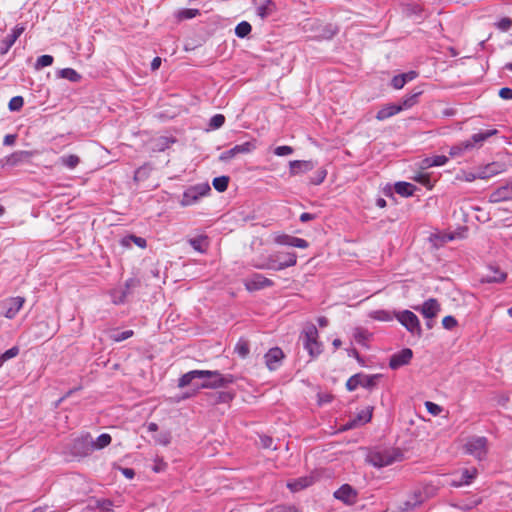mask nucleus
<instances>
[{
    "label": "nucleus",
    "mask_w": 512,
    "mask_h": 512,
    "mask_svg": "<svg viewBox=\"0 0 512 512\" xmlns=\"http://www.w3.org/2000/svg\"><path fill=\"white\" fill-rule=\"evenodd\" d=\"M476 475H477V469L476 468L464 469L461 472L460 480L459 481H453L451 483V485L454 486V487H460L462 485H468V484H470L472 482V480L476 477Z\"/></svg>",
    "instance_id": "nucleus-27"
},
{
    "label": "nucleus",
    "mask_w": 512,
    "mask_h": 512,
    "mask_svg": "<svg viewBox=\"0 0 512 512\" xmlns=\"http://www.w3.org/2000/svg\"><path fill=\"white\" fill-rule=\"evenodd\" d=\"M316 163L311 160H293L289 162L290 176L307 173L314 169Z\"/></svg>",
    "instance_id": "nucleus-15"
},
{
    "label": "nucleus",
    "mask_w": 512,
    "mask_h": 512,
    "mask_svg": "<svg viewBox=\"0 0 512 512\" xmlns=\"http://www.w3.org/2000/svg\"><path fill=\"white\" fill-rule=\"evenodd\" d=\"M293 151L294 150H293V148L291 146L283 145V146H278L274 150V153L277 156H287V155H291L293 153Z\"/></svg>",
    "instance_id": "nucleus-50"
},
{
    "label": "nucleus",
    "mask_w": 512,
    "mask_h": 512,
    "mask_svg": "<svg viewBox=\"0 0 512 512\" xmlns=\"http://www.w3.org/2000/svg\"><path fill=\"white\" fill-rule=\"evenodd\" d=\"M421 94V92L415 93L411 96L405 97L400 104H398V107H401V111L405 109H409L412 106H414L417 103V97Z\"/></svg>",
    "instance_id": "nucleus-41"
},
{
    "label": "nucleus",
    "mask_w": 512,
    "mask_h": 512,
    "mask_svg": "<svg viewBox=\"0 0 512 512\" xmlns=\"http://www.w3.org/2000/svg\"><path fill=\"white\" fill-rule=\"evenodd\" d=\"M417 182L431 188V185H430V177L428 174H419L418 176H416L414 178Z\"/></svg>",
    "instance_id": "nucleus-57"
},
{
    "label": "nucleus",
    "mask_w": 512,
    "mask_h": 512,
    "mask_svg": "<svg viewBox=\"0 0 512 512\" xmlns=\"http://www.w3.org/2000/svg\"><path fill=\"white\" fill-rule=\"evenodd\" d=\"M234 395L232 393H229V392H220L218 394V400L217 402H224V403H227V402H230L232 399H233Z\"/></svg>",
    "instance_id": "nucleus-58"
},
{
    "label": "nucleus",
    "mask_w": 512,
    "mask_h": 512,
    "mask_svg": "<svg viewBox=\"0 0 512 512\" xmlns=\"http://www.w3.org/2000/svg\"><path fill=\"white\" fill-rule=\"evenodd\" d=\"M251 30H252L251 24L247 21H242L239 24H237V26L235 28V34L239 38H244L251 33Z\"/></svg>",
    "instance_id": "nucleus-37"
},
{
    "label": "nucleus",
    "mask_w": 512,
    "mask_h": 512,
    "mask_svg": "<svg viewBox=\"0 0 512 512\" xmlns=\"http://www.w3.org/2000/svg\"><path fill=\"white\" fill-rule=\"evenodd\" d=\"M297 256L295 253H284L271 256L266 264L259 265V269L283 270L296 265Z\"/></svg>",
    "instance_id": "nucleus-6"
},
{
    "label": "nucleus",
    "mask_w": 512,
    "mask_h": 512,
    "mask_svg": "<svg viewBox=\"0 0 512 512\" xmlns=\"http://www.w3.org/2000/svg\"><path fill=\"white\" fill-rule=\"evenodd\" d=\"M19 354V348L17 346H13L12 348L6 350L4 353H2L0 355V368L3 366V364L12 359V358H15L16 356H18Z\"/></svg>",
    "instance_id": "nucleus-40"
},
{
    "label": "nucleus",
    "mask_w": 512,
    "mask_h": 512,
    "mask_svg": "<svg viewBox=\"0 0 512 512\" xmlns=\"http://www.w3.org/2000/svg\"><path fill=\"white\" fill-rule=\"evenodd\" d=\"M61 78L67 79L71 82H79L82 76L73 68H64L59 71Z\"/></svg>",
    "instance_id": "nucleus-35"
},
{
    "label": "nucleus",
    "mask_w": 512,
    "mask_h": 512,
    "mask_svg": "<svg viewBox=\"0 0 512 512\" xmlns=\"http://www.w3.org/2000/svg\"><path fill=\"white\" fill-rule=\"evenodd\" d=\"M511 200H512V183L503 185V186L495 189L489 195L490 203H500V202L511 201Z\"/></svg>",
    "instance_id": "nucleus-18"
},
{
    "label": "nucleus",
    "mask_w": 512,
    "mask_h": 512,
    "mask_svg": "<svg viewBox=\"0 0 512 512\" xmlns=\"http://www.w3.org/2000/svg\"><path fill=\"white\" fill-rule=\"evenodd\" d=\"M373 413V407H368L365 410H362L358 413L357 417L349 424H347V428H352L357 425H363L371 421Z\"/></svg>",
    "instance_id": "nucleus-25"
},
{
    "label": "nucleus",
    "mask_w": 512,
    "mask_h": 512,
    "mask_svg": "<svg viewBox=\"0 0 512 512\" xmlns=\"http://www.w3.org/2000/svg\"><path fill=\"white\" fill-rule=\"evenodd\" d=\"M413 357V352L409 348L402 349L400 352L391 356L389 360V367L391 369H398L401 366L408 364Z\"/></svg>",
    "instance_id": "nucleus-17"
},
{
    "label": "nucleus",
    "mask_w": 512,
    "mask_h": 512,
    "mask_svg": "<svg viewBox=\"0 0 512 512\" xmlns=\"http://www.w3.org/2000/svg\"><path fill=\"white\" fill-rule=\"evenodd\" d=\"M211 191L208 184H199L188 188L182 196L180 201L181 206H191L199 201L203 196H206Z\"/></svg>",
    "instance_id": "nucleus-9"
},
{
    "label": "nucleus",
    "mask_w": 512,
    "mask_h": 512,
    "mask_svg": "<svg viewBox=\"0 0 512 512\" xmlns=\"http://www.w3.org/2000/svg\"><path fill=\"white\" fill-rule=\"evenodd\" d=\"M129 239H132V243H134L136 246H138L141 249H144L147 246L146 240L142 237H138L135 235H129Z\"/></svg>",
    "instance_id": "nucleus-55"
},
{
    "label": "nucleus",
    "mask_w": 512,
    "mask_h": 512,
    "mask_svg": "<svg viewBox=\"0 0 512 512\" xmlns=\"http://www.w3.org/2000/svg\"><path fill=\"white\" fill-rule=\"evenodd\" d=\"M391 84H392L393 88L399 90V89H402L406 83H405V79L403 78V76H401V74H399L392 78Z\"/></svg>",
    "instance_id": "nucleus-53"
},
{
    "label": "nucleus",
    "mask_w": 512,
    "mask_h": 512,
    "mask_svg": "<svg viewBox=\"0 0 512 512\" xmlns=\"http://www.w3.org/2000/svg\"><path fill=\"white\" fill-rule=\"evenodd\" d=\"M225 122V117L224 115L222 114H215L211 120H210V123H209V126L212 128V129H218L220 127L223 126Z\"/></svg>",
    "instance_id": "nucleus-46"
},
{
    "label": "nucleus",
    "mask_w": 512,
    "mask_h": 512,
    "mask_svg": "<svg viewBox=\"0 0 512 512\" xmlns=\"http://www.w3.org/2000/svg\"><path fill=\"white\" fill-rule=\"evenodd\" d=\"M260 445L265 449H276V447L273 446V439L267 435L260 436Z\"/></svg>",
    "instance_id": "nucleus-51"
},
{
    "label": "nucleus",
    "mask_w": 512,
    "mask_h": 512,
    "mask_svg": "<svg viewBox=\"0 0 512 512\" xmlns=\"http://www.w3.org/2000/svg\"><path fill=\"white\" fill-rule=\"evenodd\" d=\"M354 338H355L356 342H358L359 344H364L365 341L367 340V335L364 331L358 330L354 334Z\"/></svg>",
    "instance_id": "nucleus-61"
},
{
    "label": "nucleus",
    "mask_w": 512,
    "mask_h": 512,
    "mask_svg": "<svg viewBox=\"0 0 512 512\" xmlns=\"http://www.w3.org/2000/svg\"><path fill=\"white\" fill-rule=\"evenodd\" d=\"M507 278V274L499 269L493 270V275L486 276V282L489 283H501L504 282Z\"/></svg>",
    "instance_id": "nucleus-38"
},
{
    "label": "nucleus",
    "mask_w": 512,
    "mask_h": 512,
    "mask_svg": "<svg viewBox=\"0 0 512 512\" xmlns=\"http://www.w3.org/2000/svg\"><path fill=\"white\" fill-rule=\"evenodd\" d=\"M380 378V375H365L362 373H357L351 376L346 382V388L348 391H354L359 386L372 389L376 386L377 380Z\"/></svg>",
    "instance_id": "nucleus-8"
},
{
    "label": "nucleus",
    "mask_w": 512,
    "mask_h": 512,
    "mask_svg": "<svg viewBox=\"0 0 512 512\" xmlns=\"http://www.w3.org/2000/svg\"><path fill=\"white\" fill-rule=\"evenodd\" d=\"M94 452L92 436L86 432L76 437L71 446V453L79 458L87 457Z\"/></svg>",
    "instance_id": "nucleus-7"
},
{
    "label": "nucleus",
    "mask_w": 512,
    "mask_h": 512,
    "mask_svg": "<svg viewBox=\"0 0 512 512\" xmlns=\"http://www.w3.org/2000/svg\"><path fill=\"white\" fill-rule=\"evenodd\" d=\"M497 133V129H489L475 133L471 136V139L452 146L449 150V155L450 157H457L462 155L465 151L472 150L475 147H481L488 138L496 135Z\"/></svg>",
    "instance_id": "nucleus-1"
},
{
    "label": "nucleus",
    "mask_w": 512,
    "mask_h": 512,
    "mask_svg": "<svg viewBox=\"0 0 512 512\" xmlns=\"http://www.w3.org/2000/svg\"><path fill=\"white\" fill-rule=\"evenodd\" d=\"M133 335H134L133 330H126V331H123L121 333H113V334L110 335V338L114 342H121V341H124V340L132 337Z\"/></svg>",
    "instance_id": "nucleus-44"
},
{
    "label": "nucleus",
    "mask_w": 512,
    "mask_h": 512,
    "mask_svg": "<svg viewBox=\"0 0 512 512\" xmlns=\"http://www.w3.org/2000/svg\"><path fill=\"white\" fill-rule=\"evenodd\" d=\"M507 170V165L504 162L494 161L478 168L479 179H489Z\"/></svg>",
    "instance_id": "nucleus-14"
},
{
    "label": "nucleus",
    "mask_w": 512,
    "mask_h": 512,
    "mask_svg": "<svg viewBox=\"0 0 512 512\" xmlns=\"http://www.w3.org/2000/svg\"><path fill=\"white\" fill-rule=\"evenodd\" d=\"M25 27L23 25H16L10 34H8L3 39V44L5 45L4 53H6L16 42V40L21 36V34L24 32Z\"/></svg>",
    "instance_id": "nucleus-24"
},
{
    "label": "nucleus",
    "mask_w": 512,
    "mask_h": 512,
    "mask_svg": "<svg viewBox=\"0 0 512 512\" xmlns=\"http://www.w3.org/2000/svg\"><path fill=\"white\" fill-rule=\"evenodd\" d=\"M189 244L198 252H205L208 246L207 236H198L195 238L189 239Z\"/></svg>",
    "instance_id": "nucleus-33"
},
{
    "label": "nucleus",
    "mask_w": 512,
    "mask_h": 512,
    "mask_svg": "<svg viewBox=\"0 0 512 512\" xmlns=\"http://www.w3.org/2000/svg\"><path fill=\"white\" fill-rule=\"evenodd\" d=\"M275 243L279 245L292 246L300 249H306L309 244L303 238L290 236L287 234H280L275 237Z\"/></svg>",
    "instance_id": "nucleus-20"
},
{
    "label": "nucleus",
    "mask_w": 512,
    "mask_h": 512,
    "mask_svg": "<svg viewBox=\"0 0 512 512\" xmlns=\"http://www.w3.org/2000/svg\"><path fill=\"white\" fill-rule=\"evenodd\" d=\"M25 303V298L21 296L11 297L5 301V317L13 319L17 313L21 310Z\"/></svg>",
    "instance_id": "nucleus-19"
},
{
    "label": "nucleus",
    "mask_w": 512,
    "mask_h": 512,
    "mask_svg": "<svg viewBox=\"0 0 512 512\" xmlns=\"http://www.w3.org/2000/svg\"><path fill=\"white\" fill-rule=\"evenodd\" d=\"M112 507V502L110 500L104 499L101 501H98L97 508L104 510V511H110Z\"/></svg>",
    "instance_id": "nucleus-60"
},
{
    "label": "nucleus",
    "mask_w": 512,
    "mask_h": 512,
    "mask_svg": "<svg viewBox=\"0 0 512 512\" xmlns=\"http://www.w3.org/2000/svg\"><path fill=\"white\" fill-rule=\"evenodd\" d=\"M132 282H133L132 280L127 281L126 282V290L120 291L119 295H117L116 292L113 294V303L114 304L124 303V301H125V299L127 297V294H128V289L130 287V283H132Z\"/></svg>",
    "instance_id": "nucleus-43"
},
{
    "label": "nucleus",
    "mask_w": 512,
    "mask_h": 512,
    "mask_svg": "<svg viewBox=\"0 0 512 512\" xmlns=\"http://www.w3.org/2000/svg\"><path fill=\"white\" fill-rule=\"evenodd\" d=\"M53 61H54V59L51 55H42L37 59L35 68L41 69V68L50 66V65H52Z\"/></svg>",
    "instance_id": "nucleus-42"
},
{
    "label": "nucleus",
    "mask_w": 512,
    "mask_h": 512,
    "mask_svg": "<svg viewBox=\"0 0 512 512\" xmlns=\"http://www.w3.org/2000/svg\"><path fill=\"white\" fill-rule=\"evenodd\" d=\"M156 443L167 446L171 442V435L168 432L161 433L156 439Z\"/></svg>",
    "instance_id": "nucleus-54"
},
{
    "label": "nucleus",
    "mask_w": 512,
    "mask_h": 512,
    "mask_svg": "<svg viewBox=\"0 0 512 512\" xmlns=\"http://www.w3.org/2000/svg\"><path fill=\"white\" fill-rule=\"evenodd\" d=\"M313 483V478L312 477H301V478H298L294 481H290L287 483V487L292 491V492H298L300 490H303L307 487H309L311 484Z\"/></svg>",
    "instance_id": "nucleus-28"
},
{
    "label": "nucleus",
    "mask_w": 512,
    "mask_h": 512,
    "mask_svg": "<svg viewBox=\"0 0 512 512\" xmlns=\"http://www.w3.org/2000/svg\"><path fill=\"white\" fill-rule=\"evenodd\" d=\"M335 499L341 501L345 505L352 506L358 501V491L349 484L341 485L334 493Z\"/></svg>",
    "instance_id": "nucleus-10"
},
{
    "label": "nucleus",
    "mask_w": 512,
    "mask_h": 512,
    "mask_svg": "<svg viewBox=\"0 0 512 512\" xmlns=\"http://www.w3.org/2000/svg\"><path fill=\"white\" fill-rule=\"evenodd\" d=\"M277 7L274 1L265 0L262 4L257 7V14L262 19L267 18L276 11Z\"/></svg>",
    "instance_id": "nucleus-29"
},
{
    "label": "nucleus",
    "mask_w": 512,
    "mask_h": 512,
    "mask_svg": "<svg viewBox=\"0 0 512 512\" xmlns=\"http://www.w3.org/2000/svg\"><path fill=\"white\" fill-rule=\"evenodd\" d=\"M512 26V20L508 17L502 18L499 23L498 27L502 30H508Z\"/></svg>",
    "instance_id": "nucleus-59"
},
{
    "label": "nucleus",
    "mask_w": 512,
    "mask_h": 512,
    "mask_svg": "<svg viewBox=\"0 0 512 512\" xmlns=\"http://www.w3.org/2000/svg\"><path fill=\"white\" fill-rule=\"evenodd\" d=\"M229 177L228 176H220L213 179V187L218 192H224L228 188Z\"/></svg>",
    "instance_id": "nucleus-39"
},
{
    "label": "nucleus",
    "mask_w": 512,
    "mask_h": 512,
    "mask_svg": "<svg viewBox=\"0 0 512 512\" xmlns=\"http://www.w3.org/2000/svg\"><path fill=\"white\" fill-rule=\"evenodd\" d=\"M202 378H207L199 388L201 389H217L226 387L234 383L235 378L232 374H222L217 370H203Z\"/></svg>",
    "instance_id": "nucleus-4"
},
{
    "label": "nucleus",
    "mask_w": 512,
    "mask_h": 512,
    "mask_svg": "<svg viewBox=\"0 0 512 512\" xmlns=\"http://www.w3.org/2000/svg\"><path fill=\"white\" fill-rule=\"evenodd\" d=\"M399 322L407 328L411 333L420 334L421 326L416 314L409 310H404L397 315Z\"/></svg>",
    "instance_id": "nucleus-13"
},
{
    "label": "nucleus",
    "mask_w": 512,
    "mask_h": 512,
    "mask_svg": "<svg viewBox=\"0 0 512 512\" xmlns=\"http://www.w3.org/2000/svg\"><path fill=\"white\" fill-rule=\"evenodd\" d=\"M442 325L445 329L451 330L457 326V320L455 317L448 315L442 319Z\"/></svg>",
    "instance_id": "nucleus-49"
},
{
    "label": "nucleus",
    "mask_w": 512,
    "mask_h": 512,
    "mask_svg": "<svg viewBox=\"0 0 512 512\" xmlns=\"http://www.w3.org/2000/svg\"><path fill=\"white\" fill-rule=\"evenodd\" d=\"M325 177H326V172L325 171H319L317 178L312 179L311 183L314 184V185H319V184H321L324 181Z\"/></svg>",
    "instance_id": "nucleus-62"
},
{
    "label": "nucleus",
    "mask_w": 512,
    "mask_h": 512,
    "mask_svg": "<svg viewBox=\"0 0 512 512\" xmlns=\"http://www.w3.org/2000/svg\"><path fill=\"white\" fill-rule=\"evenodd\" d=\"M303 346L312 358L318 357L322 353L323 345L319 341V333L315 325H307L302 334Z\"/></svg>",
    "instance_id": "nucleus-3"
},
{
    "label": "nucleus",
    "mask_w": 512,
    "mask_h": 512,
    "mask_svg": "<svg viewBox=\"0 0 512 512\" xmlns=\"http://www.w3.org/2000/svg\"><path fill=\"white\" fill-rule=\"evenodd\" d=\"M24 105V100L21 96H15L10 99L8 107L11 111H18Z\"/></svg>",
    "instance_id": "nucleus-45"
},
{
    "label": "nucleus",
    "mask_w": 512,
    "mask_h": 512,
    "mask_svg": "<svg viewBox=\"0 0 512 512\" xmlns=\"http://www.w3.org/2000/svg\"><path fill=\"white\" fill-rule=\"evenodd\" d=\"M437 489L433 485H426L423 488L413 490L399 505V512H410L417 506L421 505L424 501L433 497L436 494Z\"/></svg>",
    "instance_id": "nucleus-2"
},
{
    "label": "nucleus",
    "mask_w": 512,
    "mask_h": 512,
    "mask_svg": "<svg viewBox=\"0 0 512 512\" xmlns=\"http://www.w3.org/2000/svg\"><path fill=\"white\" fill-rule=\"evenodd\" d=\"M111 441H112V437L108 433H103V434L99 435L96 438V440H94L92 438V446H93L94 451L104 449L105 447H107L111 444Z\"/></svg>",
    "instance_id": "nucleus-32"
},
{
    "label": "nucleus",
    "mask_w": 512,
    "mask_h": 512,
    "mask_svg": "<svg viewBox=\"0 0 512 512\" xmlns=\"http://www.w3.org/2000/svg\"><path fill=\"white\" fill-rule=\"evenodd\" d=\"M59 162L61 165L72 170V169H75L79 165L80 158L78 155L70 154V155L62 156L59 159Z\"/></svg>",
    "instance_id": "nucleus-34"
},
{
    "label": "nucleus",
    "mask_w": 512,
    "mask_h": 512,
    "mask_svg": "<svg viewBox=\"0 0 512 512\" xmlns=\"http://www.w3.org/2000/svg\"><path fill=\"white\" fill-rule=\"evenodd\" d=\"M199 14L198 9H185L179 13L181 19H191Z\"/></svg>",
    "instance_id": "nucleus-52"
},
{
    "label": "nucleus",
    "mask_w": 512,
    "mask_h": 512,
    "mask_svg": "<svg viewBox=\"0 0 512 512\" xmlns=\"http://www.w3.org/2000/svg\"><path fill=\"white\" fill-rule=\"evenodd\" d=\"M394 458L387 452H376L370 455L369 461L375 467L389 466L394 462Z\"/></svg>",
    "instance_id": "nucleus-22"
},
{
    "label": "nucleus",
    "mask_w": 512,
    "mask_h": 512,
    "mask_svg": "<svg viewBox=\"0 0 512 512\" xmlns=\"http://www.w3.org/2000/svg\"><path fill=\"white\" fill-rule=\"evenodd\" d=\"M243 283L248 291H257L274 285L271 279L259 273H255L246 278Z\"/></svg>",
    "instance_id": "nucleus-12"
},
{
    "label": "nucleus",
    "mask_w": 512,
    "mask_h": 512,
    "mask_svg": "<svg viewBox=\"0 0 512 512\" xmlns=\"http://www.w3.org/2000/svg\"><path fill=\"white\" fill-rule=\"evenodd\" d=\"M203 370H192L183 374L178 380V387L184 388L188 386L194 379L202 378Z\"/></svg>",
    "instance_id": "nucleus-30"
},
{
    "label": "nucleus",
    "mask_w": 512,
    "mask_h": 512,
    "mask_svg": "<svg viewBox=\"0 0 512 512\" xmlns=\"http://www.w3.org/2000/svg\"><path fill=\"white\" fill-rule=\"evenodd\" d=\"M284 356L285 355L280 348H271L264 356L268 369L271 371L276 370L281 365Z\"/></svg>",
    "instance_id": "nucleus-16"
},
{
    "label": "nucleus",
    "mask_w": 512,
    "mask_h": 512,
    "mask_svg": "<svg viewBox=\"0 0 512 512\" xmlns=\"http://www.w3.org/2000/svg\"><path fill=\"white\" fill-rule=\"evenodd\" d=\"M401 112V107H398L396 104H386L376 114V119L378 121L386 120L398 113Z\"/></svg>",
    "instance_id": "nucleus-23"
},
{
    "label": "nucleus",
    "mask_w": 512,
    "mask_h": 512,
    "mask_svg": "<svg viewBox=\"0 0 512 512\" xmlns=\"http://www.w3.org/2000/svg\"><path fill=\"white\" fill-rule=\"evenodd\" d=\"M256 149V141H247L239 145H235L229 150L224 151L220 155V160L229 161L239 154H248Z\"/></svg>",
    "instance_id": "nucleus-11"
},
{
    "label": "nucleus",
    "mask_w": 512,
    "mask_h": 512,
    "mask_svg": "<svg viewBox=\"0 0 512 512\" xmlns=\"http://www.w3.org/2000/svg\"><path fill=\"white\" fill-rule=\"evenodd\" d=\"M401 76H403V78L405 79V83H407L414 80L418 76V74L415 71H409L407 73H402Z\"/></svg>",
    "instance_id": "nucleus-63"
},
{
    "label": "nucleus",
    "mask_w": 512,
    "mask_h": 512,
    "mask_svg": "<svg viewBox=\"0 0 512 512\" xmlns=\"http://www.w3.org/2000/svg\"><path fill=\"white\" fill-rule=\"evenodd\" d=\"M425 407H426L427 411L434 416L439 415L442 411L441 406H439L438 404L431 402V401H426Z\"/></svg>",
    "instance_id": "nucleus-48"
},
{
    "label": "nucleus",
    "mask_w": 512,
    "mask_h": 512,
    "mask_svg": "<svg viewBox=\"0 0 512 512\" xmlns=\"http://www.w3.org/2000/svg\"><path fill=\"white\" fill-rule=\"evenodd\" d=\"M448 162V157L445 155H435L432 157H427L422 160L421 168L427 169L435 166H443Z\"/></svg>",
    "instance_id": "nucleus-26"
},
{
    "label": "nucleus",
    "mask_w": 512,
    "mask_h": 512,
    "mask_svg": "<svg viewBox=\"0 0 512 512\" xmlns=\"http://www.w3.org/2000/svg\"><path fill=\"white\" fill-rule=\"evenodd\" d=\"M394 188L397 194L404 197L412 196L416 190V187L408 182H397Z\"/></svg>",
    "instance_id": "nucleus-31"
},
{
    "label": "nucleus",
    "mask_w": 512,
    "mask_h": 512,
    "mask_svg": "<svg viewBox=\"0 0 512 512\" xmlns=\"http://www.w3.org/2000/svg\"><path fill=\"white\" fill-rule=\"evenodd\" d=\"M457 179L465 182H473L476 179H479L478 171L477 172H465L463 171L460 175L457 176Z\"/></svg>",
    "instance_id": "nucleus-47"
},
{
    "label": "nucleus",
    "mask_w": 512,
    "mask_h": 512,
    "mask_svg": "<svg viewBox=\"0 0 512 512\" xmlns=\"http://www.w3.org/2000/svg\"><path fill=\"white\" fill-rule=\"evenodd\" d=\"M16 141V135L8 134L4 137V145H13Z\"/></svg>",
    "instance_id": "nucleus-64"
},
{
    "label": "nucleus",
    "mask_w": 512,
    "mask_h": 512,
    "mask_svg": "<svg viewBox=\"0 0 512 512\" xmlns=\"http://www.w3.org/2000/svg\"><path fill=\"white\" fill-rule=\"evenodd\" d=\"M234 351L241 358H246L249 355V343L246 339H239V341L235 345Z\"/></svg>",
    "instance_id": "nucleus-36"
},
{
    "label": "nucleus",
    "mask_w": 512,
    "mask_h": 512,
    "mask_svg": "<svg viewBox=\"0 0 512 512\" xmlns=\"http://www.w3.org/2000/svg\"><path fill=\"white\" fill-rule=\"evenodd\" d=\"M499 96L504 100H512V89L508 87L501 88Z\"/></svg>",
    "instance_id": "nucleus-56"
},
{
    "label": "nucleus",
    "mask_w": 512,
    "mask_h": 512,
    "mask_svg": "<svg viewBox=\"0 0 512 512\" xmlns=\"http://www.w3.org/2000/svg\"><path fill=\"white\" fill-rule=\"evenodd\" d=\"M427 319H433L440 311V304L435 298L426 300L421 307H415Z\"/></svg>",
    "instance_id": "nucleus-21"
},
{
    "label": "nucleus",
    "mask_w": 512,
    "mask_h": 512,
    "mask_svg": "<svg viewBox=\"0 0 512 512\" xmlns=\"http://www.w3.org/2000/svg\"><path fill=\"white\" fill-rule=\"evenodd\" d=\"M464 452L482 461L488 454V439L484 436L468 437L463 445Z\"/></svg>",
    "instance_id": "nucleus-5"
}]
</instances>
